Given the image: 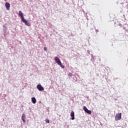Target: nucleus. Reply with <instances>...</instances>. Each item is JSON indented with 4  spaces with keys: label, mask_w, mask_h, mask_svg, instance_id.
<instances>
[{
    "label": "nucleus",
    "mask_w": 128,
    "mask_h": 128,
    "mask_svg": "<svg viewBox=\"0 0 128 128\" xmlns=\"http://www.w3.org/2000/svg\"><path fill=\"white\" fill-rule=\"evenodd\" d=\"M19 16L20 17L21 20H22V22H24L25 24L26 25L28 26H30V24L29 22L26 19L24 18V14H22V11H19Z\"/></svg>",
    "instance_id": "f257e3e1"
},
{
    "label": "nucleus",
    "mask_w": 128,
    "mask_h": 128,
    "mask_svg": "<svg viewBox=\"0 0 128 128\" xmlns=\"http://www.w3.org/2000/svg\"><path fill=\"white\" fill-rule=\"evenodd\" d=\"M54 60L58 64L62 67V68H64V66L62 64L60 60L58 57L54 58Z\"/></svg>",
    "instance_id": "f03ea898"
},
{
    "label": "nucleus",
    "mask_w": 128,
    "mask_h": 128,
    "mask_svg": "<svg viewBox=\"0 0 128 128\" xmlns=\"http://www.w3.org/2000/svg\"><path fill=\"white\" fill-rule=\"evenodd\" d=\"M121 118H122V112L118 113L117 114H116L115 116V119L116 121L120 120Z\"/></svg>",
    "instance_id": "7ed1b4c3"
},
{
    "label": "nucleus",
    "mask_w": 128,
    "mask_h": 128,
    "mask_svg": "<svg viewBox=\"0 0 128 128\" xmlns=\"http://www.w3.org/2000/svg\"><path fill=\"white\" fill-rule=\"evenodd\" d=\"M83 109H84V111L86 112V114H92V111H90V110H88V108H86V106H84Z\"/></svg>",
    "instance_id": "20e7f679"
},
{
    "label": "nucleus",
    "mask_w": 128,
    "mask_h": 128,
    "mask_svg": "<svg viewBox=\"0 0 128 128\" xmlns=\"http://www.w3.org/2000/svg\"><path fill=\"white\" fill-rule=\"evenodd\" d=\"M36 88L38 89V90L40 91H42L44 90V88L42 86V84H37Z\"/></svg>",
    "instance_id": "39448f33"
},
{
    "label": "nucleus",
    "mask_w": 128,
    "mask_h": 128,
    "mask_svg": "<svg viewBox=\"0 0 128 128\" xmlns=\"http://www.w3.org/2000/svg\"><path fill=\"white\" fill-rule=\"evenodd\" d=\"M70 116L72 117L71 119L72 120H74V119H75V118H74V111H72L71 112Z\"/></svg>",
    "instance_id": "423d86ee"
},
{
    "label": "nucleus",
    "mask_w": 128,
    "mask_h": 128,
    "mask_svg": "<svg viewBox=\"0 0 128 128\" xmlns=\"http://www.w3.org/2000/svg\"><path fill=\"white\" fill-rule=\"evenodd\" d=\"M22 119L23 122L24 123H25L26 122V115H25L24 113H23V114L22 115Z\"/></svg>",
    "instance_id": "0eeeda50"
},
{
    "label": "nucleus",
    "mask_w": 128,
    "mask_h": 128,
    "mask_svg": "<svg viewBox=\"0 0 128 128\" xmlns=\"http://www.w3.org/2000/svg\"><path fill=\"white\" fill-rule=\"evenodd\" d=\"M5 6L7 10H10V4L8 2H6L5 4Z\"/></svg>",
    "instance_id": "6e6552de"
},
{
    "label": "nucleus",
    "mask_w": 128,
    "mask_h": 128,
    "mask_svg": "<svg viewBox=\"0 0 128 128\" xmlns=\"http://www.w3.org/2000/svg\"><path fill=\"white\" fill-rule=\"evenodd\" d=\"M32 104H35L36 102V98H32Z\"/></svg>",
    "instance_id": "1a4fd4ad"
},
{
    "label": "nucleus",
    "mask_w": 128,
    "mask_h": 128,
    "mask_svg": "<svg viewBox=\"0 0 128 128\" xmlns=\"http://www.w3.org/2000/svg\"><path fill=\"white\" fill-rule=\"evenodd\" d=\"M46 122H47L48 124H50V120L48 118H46V120H45Z\"/></svg>",
    "instance_id": "9d476101"
},
{
    "label": "nucleus",
    "mask_w": 128,
    "mask_h": 128,
    "mask_svg": "<svg viewBox=\"0 0 128 128\" xmlns=\"http://www.w3.org/2000/svg\"><path fill=\"white\" fill-rule=\"evenodd\" d=\"M44 50L45 51V52H48V48H47V47H44Z\"/></svg>",
    "instance_id": "9b49d317"
},
{
    "label": "nucleus",
    "mask_w": 128,
    "mask_h": 128,
    "mask_svg": "<svg viewBox=\"0 0 128 128\" xmlns=\"http://www.w3.org/2000/svg\"><path fill=\"white\" fill-rule=\"evenodd\" d=\"M69 76H72V73H69Z\"/></svg>",
    "instance_id": "f8f14e48"
}]
</instances>
